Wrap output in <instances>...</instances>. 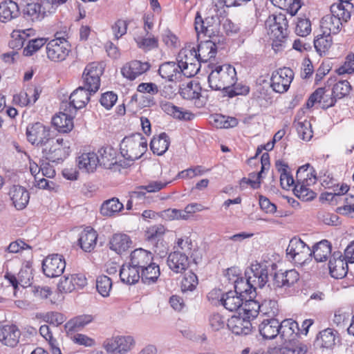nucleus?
<instances>
[{"label": "nucleus", "instance_id": "nucleus-31", "mask_svg": "<svg viewBox=\"0 0 354 354\" xmlns=\"http://www.w3.org/2000/svg\"><path fill=\"white\" fill-rule=\"evenodd\" d=\"M19 15L18 4L12 0L0 3V21L6 23L17 18Z\"/></svg>", "mask_w": 354, "mask_h": 354}, {"label": "nucleus", "instance_id": "nucleus-57", "mask_svg": "<svg viewBox=\"0 0 354 354\" xmlns=\"http://www.w3.org/2000/svg\"><path fill=\"white\" fill-rule=\"evenodd\" d=\"M198 285V278L196 274L189 271L183 277L181 281V290L183 292L193 291Z\"/></svg>", "mask_w": 354, "mask_h": 354}, {"label": "nucleus", "instance_id": "nucleus-16", "mask_svg": "<svg viewBox=\"0 0 354 354\" xmlns=\"http://www.w3.org/2000/svg\"><path fill=\"white\" fill-rule=\"evenodd\" d=\"M227 326L236 335H247L252 329L251 321L243 316L241 312L239 313V315H233L228 319Z\"/></svg>", "mask_w": 354, "mask_h": 354}, {"label": "nucleus", "instance_id": "nucleus-43", "mask_svg": "<svg viewBox=\"0 0 354 354\" xmlns=\"http://www.w3.org/2000/svg\"><path fill=\"white\" fill-rule=\"evenodd\" d=\"M39 93L37 88H29L27 91H21L14 95V101L21 106L34 104L39 98Z\"/></svg>", "mask_w": 354, "mask_h": 354}, {"label": "nucleus", "instance_id": "nucleus-32", "mask_svg": "<svg viewBox=\"0 0 354 354\" xmlns=\"http://www.w3.org/2000/svg\"><path fill=\"white\" fill-rule=\"evenodd\" d=\"M35 30L32 28H28L25 30H14L10 35V40L9 41V46L12 49H21L26 41V40L35 35Z\"/></svg>", "mask_w": 354, "mask_h": 354}, {"label": "nucleus", "instance_id": "nucleus-33", "mask_svg": "<svg viewBox=\"0 0 354 354\" xmlns=\"http://www.w3.org/2000/svg\"><path fill=\"white\" fill-rule=\"evenodd\" d=\"M99 165V156L94 152L84 153L77 158L80 169L86 172H93Z\"/></svg>", "mask_w": 354, "mask_h": 354}, {"label": "nucleus", "instance_id": "nucleus-13", "mask_svg": "<svg viewBox=\"0 0 354 354\" xmlns=\"http://www.w3.org/2000/svg\"><path fill=\"white\" fill-rule=\"evenodd\" d=\"M66 268V261L62 255L53 254L47 256L42 261L44 274L50 278L60 276Z\"/></svg>", "mask_w": 354, "mask_h": 354}, {"label": "nucleus", "instance_id": "nucleus-64", "mask_svg": "<svg viewBox=\"0 0 354 354\" xmlns=\"http://www.w3.org/2000/svg\"><path fill=\"white\" fill-rule=\"evenodd\" d=\"M336 72L338 75L354 73V53H349L346 55L344 63L336 69Z\"/></svg>", "mask_w": 354, "mask_h": 354}, {"label": "nucleus", "instance_id": "nucleus-8", "mask_svg": "<svg viewBox=\"0 0 354 354\" xmlns=\"http://www.w3.org/2000/svg\"><path fill=\"white\" fill-rule=\"evenodd\" d=\"M102 64L92 62L88 64L82 74L84 87L90 91L91 93H96L100 86V76L103 74Z\"/></svg>", "mask_w": 354, "mask_h": 354}, {"label": "nucleus", "instance_id": "nucleus-29", "mask_svg": "<svg viewBox=\"0 0 354 354\" xmlns=\"http://www.w3.org/2000/svg\"><path fill=\"white\" fill-rule=\"evenodd\" d=\"M224 308L231 312L239 310L243 304V297L236 292L230 290L223 294L220 299Z\"/></svg>", "mask_w": 354, "mask_h": 354}, {"label": "nucleus", "instance_id": "nucleus-59", "mask_svg": "<svg viewBox=\"0 0 354 354\" xmlns=\"http://www.w3.org/2000/svg\"><path fill=\"white\" fill-rule=\"evenodd\" d=\"M351 86L347 80H340L333 87V95L334 97L341 99L349 94Z\"/></svg>", "mask_w": 354, "mask_h": 354}, {"label": "nucleus", "instance_id": "nucleus-38", "mask_svg": "<svg viewBox=\"0 0 354 354\" xmlns=\"http://www.w3.org/2000/svg\"><path fill=\"white\" fill-rule=\"evenodd\" d=\"M97 238V232L93 229L87 228L83 230L79 238L81 248L85 252H91L96 245Z\"/></svg>", "mask_w": 354, "mask_h": 354}, {"label": "nucleus", "instance_id": "nucleus-37", "mask_svg": "<svg viewBox=\"0 0 354 354\" xmlns=\"http://www.w3.org/2000/svg\"><path fill=\"white\" fill-rule=\"evenodd\" d=\"M93 319V318L91 315H82L70 319L64 326L68 336L73 331L81 330L90 324Z\"/></svg>", "mask_w": 354, "mask_h": 354}, {"label": "nucleus", "instance_id": "nucleus-30", "mask_svg": "<svg viewBox=\"0 0 354 354\" xmlns=\"http://www.w3.org/2000/svg\"><path fill=\"white\" fill-rule=\"evenodd\" d=\"M279 335L285 341L293 340L299 333L300 328L298 323L292 319L283 320L279 323Z\"/></svg>", "mask_w": 354, "mask_h": 354}, {"label": "nucleus", "instance_id": "nucleus-40", "mask_svg": "<svg viewBox=\"0 0 354 354\" xmlns=\"http://www.w3.org/2000/svg\"><path fill=\"white\" fill-rule=\"evenodd\" d=\"M161 108L167 114L178 120H191L194 116L191 112L184 111L182 108L176 106L171 102L162 103Z\"/></svg>", "mask_w": 354, "mask_h": 354}, {"label": "nucleus", "instance_id": "nucleus-10", "mask_svg": "<svg viewBox=\"0 0 354 354\" xmlns=\"http://www.w3.org/2000/svg\"><path fill=\"white\" fill-rule=\"evenodd\" d=\"M47 57L52 62L64 61L70 52L68 41L60 37L50 40L46 46Z\"/></svg>", "mask_w": 354, "mask_h": 354}, {"label": "nucleus", "instance_id": "nucleus-22", "mask_svg": "<svg viewBox=\"0 0 354 354\" xmlns=\"http://www.w3.org/2000/svg\"><path fill=\"white\" fill-rule=\"evenodd\" d=\"M167 265L174 272L181 273L189 267L188 256L180 251H174L167 257Z\"/></svg>", "mask_w": 354, "mask_h": 354}, {"label": "nucleus", "instance_id": "nucleus-24", "mask_svg": "<svg viewBox=\"0 0 354 354\" xmlns=\"http://www.w3.org/2000/svg\"><path fill=\"white\" fill-rule=\"evenodd\" d=\"M92 93L85 87L80 86L71 94L70 102L68 104L74 109L75 113L77 109H82L87 104Z\"/></svg>", "mask_w": 354, "mask_h": 354}, {"label": "nucleus", "instance_id": "nucleus-53", "mask_svg": "<svg viewBox=\"0 0 354 354\" xmlns=\"http://www.w3.org/2000/svg\"><path fill=\"white\" fill-rule=\"evenodd\" d=\"M310 167L309 164H306L301 167H300L297 171V181H304L307 185H313L316 182V176L315 171L313 168L308 171V168Z\"/></svg>", "mask_w": 354, "mask_h": 354}, {"label": "nucleus", "instance_id": "nucleus-19", "mask_svg": "<svg viewBox=\"0 0 354 354\" xmlns=\"http://www.w3.org/2000/svg\"><path fill=\"white\" fill-rule=\"evenodd\" d=\"M328 268L330 275L335 279L344 277L348 272L347 261L340 252H335L330 259Z\"/></svg>", "mask_w": 354, "mask_h": 354}, {"label": "nucleus", "instance_id": "nucleus-51", "mask_svg": "<svg viewBox=\"0 0 354 354\" xmlns=\"http://www.w3.org/2000/svg\"><path fill=\"white\" fill-rule=\"evenodd\" d=\"M295 127L299 138L302 140L309 141L313 138V132L310 121L308 120L295 121Z\"/></svg>", "mask_w": 354, "mask_h": 354}, {"label": "nucleus", "instance_id": "nucleus-11", "mask_svg": "<svg viewBox=\"0 0 354 354\" xmlns=\"http://www.w3.org/2000/svg\"><path fill=\"white\" fill-rule=\"evenodd\" d=\"M245 274L249 282L252 283V286L256 289L262 288L268 281V269L264 263H252Z\"/></svg>", "mask_w": 354, "mask_h": 354}, {"label": "nucleus", "instance_id": "nucleus-12", "mask_svg": "<svg viewBox=\"0 0 354 354\" xmlns=\"http://www.w3.org/2000/svg\"><path fill=\"white\" fill-rule=\"evenodd\" d=\"M294 78V73L290 68L284 67L272 73L270 86L274 91L279 93L286 92Z\"/></svg>", "mask_w": 354, "mask_h": 354}, {"label": "nucleus", "instance_id": "nucleus-52", "mask_svg": "<svg viewBox=\"0 0 354 354\" xmlns=\"http://www.w3.org/2000/svg\"><path fill=\"white\" fill-rule=\"evenodd\" d=\"M333 43L332 37L330 35L322 34L317 35L314 40V46L316 51L322 55L325 53L330 48Z\"/></svg>", "mask_w": 354, "mask_h": 354}, {"label": "nucleus", "instance_id": "nucleus-5", "mask_svg": "<svg viewBox=\"0 0 354 354\" xmlns=\"http://www.w3.org/2000/svg\"><path fill=\"white\" fill-rule=\"evenodd\" d=\"M287 257L292 261L295 263L303 265L312 256V250L300 239H292L286 249Z\"/></svg>", "mask_w": 354, "mask_h": 354}, {"label": "nucleus", "instance_id": "nucleus-4", "mask_svg": "<svg viewBox=\"0 0 354 354\" xmlns=\"http://www.w3.org/2000/svg\"><path fill=\"white\" fill-rule=\"evenodd\" d=\"M63 138H50L41 147L43 157L52 162H58L68 156L69 147Z\"/></svg>", "mask_w": 354, "mask_h": 354}, {"label": "nucleus", "instance_id": "nucleus-50", "mask_svg": "<svg viewBox=\"0 0 354 354\" xmlns=\"http://www.w3.org/2000/svg\"><path fill=\"white\" fill-rule=\"evenodd\" d=\"M304 181H297L295 185L294 192L295 195L303 201H310L315 198L316 194L312 191Z\"/></svg>", "mask_w": 354, "mask_h": 354}, {"label": "nucleus", "instance_id": "nucleus-56", "mask_svg": "<svg viewBox=\"0 0 354 354\" xmlns=\"http://www.w3.org/2000/svg\"><path fill=\"white\" fill-rule=\"evenodd\" d=\"M96 288L102 297H108L112 289V281L106 275H101L97 278Z\"/></svg>", "mask_w": 354, "mask_h": 354}, {"label": "nucleus", "instance_id": "nucleus-14", "mask_svg": "<svg viewBox=\"0 0 354 354\" xmlns=\"http://www.w3.org/2000/svg\"><path fill=\"white\" fill-rule=\"evenodd\" d=\"M26 136L30 142L36 144L40 147L51 138L50 128L40 122L28 126L26 129Z\"/></svg>", "mask_w": 354, "mask_h": 354}, {"label": "nucleus", "instance_id": "nucleus-41", "mask_svg": "<svg viewBox=\"0 0 354 354\" xmlns=\"http://www.w3.org/2000/svg\"><path fill=\"white\" fill-rule=\"evenodd\" d=\"M312 255L318 262H322L327 260L331 253V245L327 240H322L313 246Z\"/></svg>", "mask_w": 354, "mask_h": 354}, {"label": "nucleus", "instance_id": "nucleus-17", "mask_svg": "<svg viewBox=\"0 0 354 354\" xmlns=\"http://www.w3.org/2000/svg\"><path fill=\"white\" fill-rule=\"evenodd\" d=\"M150 64L147 62L133 60L126 63L121 68V73L124 77L134 80L140 75L144 74L150 68Z\"/></svg>", "mask_w": 354, "mask_h": 354}, {"label": "nucleus", "instance_id": "nucleus-42", "mask_svg": "<svg viewBox=\"0 0 354 354\" xmlns=\"http://www.w3.org/2000/svg\"><path fill=\"white\" fill-rule=\"evenodd\" d=\"M169 140L165 133H160L158 137H153L150 142V148L153 153L162 155L168 149Z\"/></svg>", "mask_w": 354, "mask_h": 354}, {"label": "nucleus", "instance_id": "nucleus-27", "mask_svg": "<svg viewBox=\"0 0 354 354\" xmlns=\"http://www.w3.org/2000/svg\"><path fill=\"white\" fill-rule=\"evenodd\" d=\"M132 241L126 234H114L109 241V248L118 254L126 252L131 245Z\"/></svg>", "mask_w": 354, "mask_h": 354}, {"label": "nucleus", "instance_id": "nucleus-3", "mask_svg": "<svg viewBox=\"0 0 354 354\" xmlns=\"http://www.w3.org/2000/svg\"><path fill=\"white\" fill-rule=\"evenodd\" d=\"M266 26L272 39V47L277 50L276 48L282 46L288 36V21L286 15L279 13L270 16L266 21Z\"/></svg>", "mask_w": 354, "mask_h": 354}, {"label": "nucleus", "instance_id": "nucleus-61", "mask_svg": "<svg viewBox=\"0 0 354 354\" xmlns=\"http://www.w3.org/2000/svg\"><path fill=\"white\" fill-rule=\"evenodd\" d=\"M200 87L198 84H193L192 82L188 83L185 86L180 88V95L186 100L198 99L200 97Z\"/></svg>", "mask_w": 354, "mask_h": 354}, {"label": "nucleus", "instance_id": "nucleus-60", "mask_svg": "<svg viewBox=\"0 0 354 354\" xmlns=\"http://www.w3.org/2000/svg\"><path fill=\"white\" fill-rule=\"evenodd\" d=\"M46 38H37L28 41L27 45L24 48L23 54L25 56H31L39 50L44 44H46Z\"/></svg>", "mask_w": 354, "mask_h": 354}, {"label": "nucleus", "instance_id": "nucleus-25", "mask_svg": "<svg viewBox=\"0 0 354 354\" xmlns=\"http://www.w3.org/2000/svg\"><path fill=\"white\" fill-rule=\"evenodd\" d=\"M24 17L32 22L41 21L46 15L45 9L39 1L27 3L22 10Z\"/></svg>", "mask_w": 354, "mask_h": 354}, {"label": "nucleus", "instance_id": "nucleus-58", "mask_svg": "<svg viewBox=\"0 0 354 354\" xmlns=\"http://www.w3.org/2000/svg\"><path fill=\"white\" fill-rule=\"evenodd\" d=\"M208 21L206 19L205 21H204L202 19V17L197 14L195 18V30L197 32V34L203 33L205 35L212 37V35H214L215 32L214 30L213 26H205V24H207Z\"/></svg>", "mask_w": 354, "mask_h": 354}, {"label": "nucleus", "instance_id": "nucleus-1", "mask_svg": "<svg viewBox=\"0 0 354 354\" xmlns=\"http://www.w3.org/2000/svg\"><path fill=\"white\" fill-rule=\"evenodd\" d=\"M147 149V139L140 133L125 137L120 144V153L128 162L124 166L130 165L139 159Z\"/></svg>", "mask_w": 354, "mask_h": 354}, {"label": "nucleus", "instance_id": "nucleus-9", "mask_svg": "<svg viewBox=\"0 0 354 354\" xmlns=\"http://www.w3.org/2000/svg\"><path fill=\"white\" fill-rule=\"evenodd\" d=\"M344 10L340 12L335 13L330 8V15H327L323 17L320 21V28L324 34L331 35V34L336 35L341 30L342 22H347L351 17V13L348 12V17L346 18L343 15Z\"/></svg>", "mask_w": 354, "mask_h": 354}, {"label": "nucleus", "instance_id": "nucleus-46", "mask_svg": "<svg viewBox=\"0 0 354 354\" xmlns=\"http://www.w3.org/2000/svg\"><path fill=\"white\" fill-rule=\"evenodd\" d=\"M99 165L110 168L117 163L115 151L111 147L102 148L98 151Z\"/></svg>", "mask_w": 354, "mask_h": 354}, {"label": "nucleus", "instance_id": "nucleus-15", "mask_svg": "<svg viewBox=\"0 0 354 354\" xmlns=\"http://www.w3.org/2000/svg\"><path fill=\"white\" fill-rule=\"evenodd\" d=\"M87 283L86 278L82 274H73L65 275L62 278L57 285L59 292L68 293L77 288H83Z\"/></svg>", "mask_w": 354, "mask_h": 354}, {"label": "nucleus", "instance_id": "nucleus-21", "mask_svg": "<svg viewBox=\"0 0 354 354\" xmlns=\"http://www.w3.org/2000/svg\"><path fill=\"white\" fill-rule=\"evenodd\" d=\"M299 279V273L294 269L275 273L272 286L274 288H287L294 285Z\"/></svg>", "mask_w": 354, "mask_h": 354}, {"label": "nucleus", "instance_id": "nucleus-6", "mask_svg": "<svg viewBox=\"0 0 354 354\" xmlns=\"http://www.w3.org/2000/svg\"><path fill=\"white\" fill-rule=\"evenodd\" d=\"M135 346V339L131 335L115 336L106 339L103 343L105 351L111 354H127Z\"/></svg>", "mask_w": 354, "mask_h": 354}, {"label": "nucleus", "instance_id": "nucleus-7", "mask_svg": "<svg viewBox=\"0 0 354 354\" xmlns=\"http://www.w3.org/2000/svg\"><path fill=\"white\" fill-rule=\"evenodd\" d=\"M61 111L52 119V123L56 129L61 133L70 132L73 129V118L75 115L74 109L67 102H63L60 107Z\"/></svg>", "mask_w": 354, "mask_h": 354}, {"label": "nucleus", "instance_id": "nucleus-34", "mask_svg": "<svg viewBox=\"0 0 354 354\" xmlns=\"http://www.w3.org/2000/svg\"><path fill=\"white\" fill-rule=\"evenodd\" d=\"M196 55L201 62H207L215 57L217 51L216 45L212 40L201 41L197 48Z\"/></svg>", "mask_w": 354, "mask_h": 354}, {"label": "nucleus", "instance_id": "nucleus-49", "mask_svg": "<svg viewBox=\"0 0 354 354\" xmlns=\"http://www.w3.org/2000/svg\"><path fill=\"white\" fill-rule=\"evenodd\" d=\"M252 283H250L248 280V277L245 279L242 278L234 280V292H236L237 294L241 295L242 297H243V294L248 295L250 298H252L256 291V288L254 286H252Z\"/></svg>", "mask_w": 354, "mask_h": 354}, {"label": "nucleus", "instance_id": "nucleus-18", "mask_svg": "<svg viewBox=\"0 0 354 354\" xmlns=\"http://www.w3.org/2000/svg\"><path fill=\"white\" fill-rule=\"evenodd\" d=\"M8 196L14 207L18 209H24L29 202V193L26 189L21 185L10 187Z\"/></svg>", "mask_w": 354, "mask_h": 354}, {"label": "nucleus", "instance_id": "nucleus-48", "mask_svg": "<svg viewBox=\"0 0 354 354\" xmlns=\"http://www.w3.org/2000/svg\"><path fill=\"white\" fill-rule=\"evenodd\" d=\"M211 123L216 128L227 129L238 124V120L233 117L216 114L211 116Z\"/></svg>", "mask_w": 354, "mask_h": 354}, {"label": "nucleus", "instance_id": "nucleus-36", "mask_svg": "<svg viewBox=\"0 0 354 354\" xmlns=\"http://www.w3.org/2000/svg\"><path fill=\"white\" fill-rule=\"evenodd\" d=\"M120 277L124 283L135 284L140 278V270L133 266L130 263L124 264L120 270Z\"/></svg>", "mask_w": 354, "mask_h": 354}, {"label": "nucleus", "instance_id": "nucleus-23", "mask_svg": "<svg viewBox=\"0 0 354 354\" xmlns=\"http://www.w3.org/2000/svg\"><path fill=\"white\" fill-rule=\"evenodd\" d=\"M180 65L178 62H168L162 64L158 69L159 75L162 78L169 82H177L181 80Z\"/></svg>", "mask_w": 354, "mask_h": 354}, {"label": "nucleus", "instance_id": "nucleus-39", "mask_svg": "<svg viewBox=\"0 0 354 354\" xmlns=\"http://www.w3.org/2000/svg\"><path fill=\"white\" fill-rule=\"evenodd\" d=\"M160 274L159 266L152 261L140 270V278L142 282L147 285L156 283Z\"/></svg>", "mask_w": 354, "mask_h": 354}, {"label": "nucleus", "instance_id": "nucleus-54", "mask_svg": "<svg viewBox=\"0 0 354 354\" xmlns=\"http://www.w3.org/2000/svg\"><path fill=\"white\" fill-rule=\"evenodd\" d=\"M135 41L139 48L144 51H149L158 47V39L153 35L147 37H138Z\"/></svg>", "mask_w": 354, "mask_h": 354}, {"label": "nucleus", "instance_id": "nucleus-63", "mask_svg": "<svg viewBox=\"0 0 354 354\" xmlns=\"http://www.w3.org/2000/svg\"><path fill=\"white\" fill-rule=\"evenodd\" d=\"M200 62L198 60H195V62H183L184 64L180 65L182 70L181 77H191L196 75L200 70Z\"/></svg>", "mask_w": 354, "mask_h": 354}, {"label": "nucleus", "instance_id": "nucleus-2", "mask_svg": "<svg viewBox=\"0 0 354 354\" xmlns=\"http://www.w3.org/2000/svg\"><path fill=\"white\" fill-rule=\"evenodd\" d=\"M236 82L235 68L230 64L216 66L208 76L211 88L216 91L227 90Z\"/></svg>", "mask_w": 354, "mask_h": 354}, {"label": "nucleus", "instance_id": "nucleus-20", "mask_svg": "<svg viewBox=\"0 0 354 354\" xmlns=\"http://www.w3.org/2000/svg\"><path fill=\"white\" fill-rule=\"evenodd\" d=\"M21 331L15 325L0 326V342L5 346L14 347L17 345Z\"/></svg>", "mask_w": 354, "mask_h": 354}, {"label": "nucleus", "instance_id": "nucleus-47", "mask_svg": "<svg viewBox=\"0 0 354 354\" xmlns=\"http://www.w3.org/2000/svg\"><path fill=\"white\" fill-rule=\"evenodd\" d=\"M261 310V306L259 302L255 300L250 299L246 300L245 303H243L242 307L241 308V312L242 315L248 318L249 320L254 319L257 317L259 311Z\"/></svg>", "mask_w": 354, "mask_h": 354}, {"label": "nucleus", "instance_id": "nucleus-62", "mask_svg": "<svg viewBox=\"0 0 354 354\" xmlns=\"http://www.w3.org/2000/svg\"><path fill=\"white\" fill-rule=\"evenodd\" d=\"M178 64L179 65H183V62H195V60H199L196 55V50L194 48H185L180 50L178 55Z\"/></svg>", "mask_w": 354, "mask_h": 354}, {"label": "nucleus", "instance_id": "nucleus-44", "mask_svg": "<svg viewBox=\"0 0 354 354\" xmlns=\"http://www.w3.org/2000/svg\"><path fill=\"white\" fill-rule=\"evenodd\" d=\"M335 333L333 329L328 328L322 330L317 338V343L322 348L331 349L335 344Z\"/></svg>", "mask_w": 354, "mask_h": 354}, {"label": "nucleus", "instance_id": "nucleus-28", "mask_svg": "<svg viewBox=\"0 0 354 354\" xmlns=\"http://www.w3.org/2000/svg\"><path fill=\"white\" fill-rule=\"evenodd\" d=\"M153 261V254L151 252L144 250L142 248H138L131 252L130 254V263L142 270L147 265L149 264Z\"/></svg>", "mask_w": 354, "mask_h": 354}, {"label": "nucleus", "instance_id": "nucleus-35", "mask_svg": "<svg viewBox=\"0 0 354 354\" xmlns=\"http://www.w3.org/2000/svg\"><path fill=\"white\" fill-rule=\"evenodd\" d=\"M259 332L265 339L274 338L280 332L279 321L273 318L263 320L259 325Z\"/></svg>", "mask_w": 354, "mask_h": 354}, {"label": "nucleus", "instance_id": "nucleus-26", "mask_svg": "<svg viewBox=\"0 0 354 354\" xmlns=\"http://www.w3.org/2000/svg\"><path fill=\"white\" fill-rule=\"evenodd\" d=\"M193 244L191 239L187 236L178 238L174 246V251H180L186 255H190L195 263L201 260L202 257L198 254V250H192Z\"/></svg>", "mask_w": 354, "mask_h": 354}, {"label": "nucleus", "instance_id": "nucleus-45", "mask_svg": "<svg viewBox=\"0 0 354 354\" xmlns=\"http://www.w3.org/2000/svg\"><path fill=\"white\" fill-rule=\"evenodd\" d=\"M124 206L117 198L104 201L100 208V212L103 216H112L123 209Z\"/></svg>", "mask_w": 354, "mask_h": 354}, {"label": "nucleus", "instance_id": "nucleus-55", "mask_svg": "<svg viewBox=\"0 0 354 354\" xmlns=\"http://www.w3.org/2000/svg\"><path fill=\"white\" fill-rule=\"evenodd\" d=\"M312 30L311 21L306 17H298L295 21V32L298 36H308Z\"/></svg>", "mask_w": 354, "mask_h": 354}]
</instances>
